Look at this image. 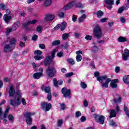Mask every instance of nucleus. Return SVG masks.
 <instances>
[{"mask_svg":"<svg viewBox=\"0 0 129 129\" xmlns=\"http://www.w3.org/2000/svg\"><path fill=\"white\" fill-rule=\"evenodd\" d=\"M97 81L101 83L102 87L108 88V84L111 81V79L107 78V76L104 75L97 77Z\"/></svg>","mask_w":129,"mask_h":129,"instance_id":"f257e3e1","label":"nucleus"},{"mask_svg":"<svg viewBox=\"0 0 129 129\" xmlns=\"http://www.w3.org/2000/svg\"><path fill=\"white\" fill-rule=\"evenodd\" d=\"M10 44H7L5 45L4 47V51L6 53H9V52H12L13 50H14V48H15V46L16 45V43H17V41L16 40V38H12L9 40Z\"/></svg>","mask_w":129,"mask_h":129,"instance_id":"f03ea898","label":"nucleus"},{"mask_svg":"<svg viewBox=\"0 0 129 129\" xmlns=\"http://www.w3.org/2000/svg\"><path fill=\"white\" fill-rule=\"evenodd\" d=\"M22 96H15L14 99L10 100V104L14 107H18L22 103Z\"/></svg>","mask_w":129,"mask_h":129,"instance_id":"7ed1b4c3","label":"nucleus"},{"mask_svg":"<svg viewBox=\"0 0 129 129\" xmlns=\"http://www.w3.org/2000/svg\"><path fill=\"white\" fill-rule=\"evenodd\" d=\"M94 37L96 38V39H100L102 37V31H101V28L100 26L98 25H96L94 28Z\"/></svg>","mask_w":129,"mask_h":129,"instance_id":"20e7f679","label":"nucleus"},{"mask_svg":"<svg viewBox=\"0 0 129 129\" xmlns=\"http://www.w3.org/2000/svg\"><path fill=\"white\" fill-rule=\"evenodd\" d=\"M93 117L94 118L96 122H99L100 124H103L104 123V120L105 117L103 115H99L98 114H93Z\"/></svg>","mask_w":129,"mask_h":129,"instance_id":"39448f33","label":"nucleus"},{"mask_svg":"<svg viewBox=\"0 0 129 129\" xmlns=\"http://www.w3.org/2000/svg\"><path fill=\"white\" fill-rule=\"evenodd\" d=\"M41 88L42 90L45 91V93H48L47 99L48 101H50L52 99V93H51V88L49 87H45L44 85H42Z\"/></svg>","mask_w":129,"mask_h":129,"instance_id":"423d86ee","label":"nucleus"},{"mask_svg":"<svg viewBox=\"0 0 129 129\" xmlns=\"http://www.w3.org/2000/svg\"><path fill=\"white\" fill-rule=\"evenodd\" d=\"M41 109L46 112L49 111L52 108V104L51 103H47L46 102H42L41 103Z\"/></svg>","mask_w":129,"mask_h":129,"instance_id":"0eeeda50","label":"nucleus"},{"mask_svg":"<svg viewBox=\"0 0 129 129\" xmlns=\"http://www.w3.org/2000/svg\"><path fill=\"white\" fill-rule=\"evenodd\" d=\"M46 73L49 77H54L55 73H56V69L54 67H48L46 70Z\"/></svg>","mask_w":129,"mask_h":129,"instance_id":"6e6552de","label":"nucleus"},{"mask_svg":"<svg viewBox=\"0 0 129 129\" xmlns=\"http://www.w3.org/2000/svg\"><path fill=\"white\" fill-rule=\"evenodd\" d=\"M105 7L107 8L108 10H111L112 6L114 4V0H104Z\"/></svg>","mask_w":129,"mask_h":129,"instance_id":"1a4fd4ad","label":"nucleus"},{"mask_svg":"<svg viewBox=\"0 0 129 129\" xmlns=\"http://www.w3.org/2000/svg\"><path fill=\"white\" fill-rule=\"evenodd\" d=\"M61 92L63 94V97H68V96L71 95V91L70 89H67L66 88H62Z\"/></svg>","mask_w":129,"mask_h":129,"instance_id":"9d476101","label":"nucleus"},{"mask_svg":"<svg viewBox=\"0 0 129 129\" xmlns=\"http://www.w3.org/2000/svg\"><path fill=\"white\" fill-rule=\"evenodd\" d=\"M129 58V50L127 48L124 50V52L122 54V58L123 61L128 60Z\"/></svg>","mask_w":129,"mask_h":129,"instance_id":"9b49d317","label":"nucleus"},{"mask_svg":"<svg viewBox=\"0 0 129 129\" xmlns=\"http://www.w3.org/2000/svg\"><path fill=\"white\" fill-rule=\"evenodd\" d=\"M66 27H67V23L64 22L60 24H58L54 28V29L55 30H56V29H58L59 28H60L61 31H64V30L66 29Z\"/></svg>","mask_w":129,"mask_h":129,"instance_id":"f8f14e48","label":"nucleus"},{"mask_svg":"<svg viewBox=\"0 0 129 129\" xmlns=\"http://www.w3.org/2000/svg\"><path fill=\"white\" fill-rule=\"evenodd\" d=\"M85 13V11L81 10L80 12H79V15H82V16L79 18V23H82L85 18H87L86 14Z\"/></svg>","mask_w":129,"mask_h":129,"instance_id":"ddd939ff","label":"nucleus"},{"mask_svg":"<svg viewBox=\"0 0 129 129\" xmlns=\"http://www.w3.org/2000/svg\"><path fill=\"white\" fill-rule=\"evenodd\" d=\"M11 14V11L9 9L6 10V14L4 16V20L6 23H8L10 22V20L12 18L11 16H9Z\"/></svg>","mask_w":129,"mask_h":129,"instance_id":"4468645a","label":"nucleus"},{"mask_svg":"<svg viewBox=\"0 0 129 129\" xmlns=\"http://www.w3.org/2000/svg\"><path fill=\"white\" fill-rule=\"evenodd\" d=\"M54 18H55V16H54V15L48 14L45 15L44 20L47 22L50 21H53V20H54Z\"/></svg>","mask_w":129,"mask_h":129,"instance_id":"2eb2a0df","label":"nucleus"},{"mask_svg":"<svg viewBox=\"0 0 129 129\" xmlns=\"http://www.w3.org/2000/svg\"><path fill=\"white\" fill-rule=\"evenodd\" d=\"M9 93V96H11V97H13L15 93H16V90H15V87L13 85H11L10 87Z\"/></svg>","mask_w":129,"mask_h":129,"instance_id":"dca6fc26","label":"nucleus"},{"mask_svg":"<svg viewBox=\"0 0 129 129\" xmlns=\"http://www.w3.org/2000/svg\"><path fill=\"white\" fill-rule=\"evenodd\" d=\"M63 84V81L61 80L57 81V79L54 78L53 79V86L56 88H58V85H62Z\"/></svg>","mask_w":129,"mask_h":129,"instance_id":"f3484780","label":"nucleus"},{"mask_svg":"<svg viewBox=\"0 0 129 129\" xmlns=\"http://www.w3.org/2000/svg\"><path fill=\"white\" fill-rule=\"evenodd\" d=\"M75 6V2L73 1L71 3L69 4L67 6H64L63 7V10L64 11H67V10H70L71 8L74 7Z\"/></svg>","mask_w":129,"mask_h":129,"instance_id":"a211bd4d","label":"nucleus"},{"mask_svg":"<svg viewBox=\"0 0 129 129\" xmlns=\"http://www.w3.org/2000/svg\"><path fill=\"white\" fill-rule=\"evenodd\" d=\"M93 14L94 16H96L97 18H98V19H100V18H102V16L104 15V13L103 12L101 11V10L95 12Z\"/></svg>","mask_w":129,"mask_h":129,"instance_id":"6ab92c4d","label":"nucleus"},{"mask_svg":"<svg viewBox=\"0 0 129 129\" xmlns=\"http://www.w3.org/2000/svg\"><path fill=\"white\" fill-rule=\"evenodd\" d=\"M118 82V79L112 80L110 84V85L112 88H116L117 85L116 84Z\"/></svg>","mask_w":129,"mask_h":129,"instance_id":"aec40b11","label":"nucleus"},{"mask_svg":"<svg viewBox=\"0 0 129 129\" xmlns=\"http://www.w3.org/2000/svg\"><path fill=\"white\" fill-rule=\"evenodd\" d=\"M53 58H52V56H47L44 61V64L45 66H48V65H49V64H50L52 62Z\"/></svg>","mask_w":129,"mask_h":129,"instance_id":"412c9836","label":"nucleus"},{"mask_svg":"<svg viewBox=\"0 0 129 129\" xmlns=\"http://www.w3.org/2000/svg\"><path fill=\"white\" fill-rule=\"evenodd\" d=\"M52 4V0H46L43 4V6L45 8H48V7H50Z\"/></svg>","mask_w":129,"mask_h":129,"instance_id":"4be33fe9","label":"nucleus"},{"mask_svg":"<svg viewBox=\"0 0 129 129\" xmlns=\"http://www.w3.org/2000/svg\"><path fill=\"white\" fill-rule=\"evenodd\" d=\"M35 113H32L30 112H26L25 113H24V116L26 118H31V116L32 115H34Z\"/></svg>","mask_w":129,"mask_h":129,"instance_id":"5701e85b","label":"nucleus"},{"mask_svg":"<svg viewBox=\"0 0 129 129\" xmlns=\"http://www.w3.org/2000/svg\"><path fill=\"white\" fill-rule=\"evenodd\" d=\"M114 103L118 104V103H120L121 102V97L118 96L117 98H114L113 99Z\"/></svg>","mask_w":129,"mask_h":129,"instance_id":"b1692460","label":"nucleus"},{"mask_svg":"<svg viewBox=\"0 0 129 129\" xmlns=\"http://www.w3.org/2000/svg\"><path fill=\"white\" fill-rule=\"evenodd\" d=\"M116 116V112L114 109L111 110L110 112V116L109 118H111L112 117H115Z\"/></svg>","mask_w":129,"mask_h":129,"instance_id":"393cba45","label":"nucleus"},{"mask_svg":"<svg viewBox=\"0 0 129 129\" xmlns=\"http://www.w3.org/2000/svg\"><path fill=\"white\" fill-rule=\"evenodd\" d=\"M92 51L94 54H96V53H98V51L99 50V48H98V47L97 46H94L91 47Z\"/></svg>","mask_w":129,"mask_h":129,"instance_id":"a878e982","label":"nucleus"},{"mask_svg":"<svg viewBox=\"0 0 129 129\" xmlns=\"http://www.w3.org/2000/svg\"><path fill=\"white\" fill-rule=\"evenodd\" d=\"M41 76H42V73H35L33 75L34 79H39Z\"/></svg>","mask_w":129,"mask_h":129,"instance_id":"bb28decb","label":"nucleus"},{"mask_svg":"<svg viewBox=\"0 0 129 129\" xmlns=\"http://www.w3.org/2000/svg\"><path fill=\"white\" fill-rule=\"evenodd\" d=\"M123 81L125 84H129V76L126 75L123 78Z\"/></svg>","mask_w":129,"mask_h":129,"instance_id":"cd10ccee","label":"nucleus"},{"mask_svg":"<svg viewBox=\"0 0 129 129\" xmlns=\"http://www.w3.org/2000/svg\"><path fill=\"white\" fill-rule=\"evenodd\" d=\"M20 27V22H17V24H15L13 25L12 29L13 31H16L17 29Z\"/></svg>","mask_w":129,"mask_h":129,"instance_id":"c85d7f7f","label":"nucleus"},{"mask_svg":"<svg viewBox=\"0 0 129 129\" xmlns=\"http://www.w3.org/2000/svg\"><path fill=\"white\" fill-rule=\"evenodd\" d=\"M127 41V40L126 39V38H125L122 36L119 37L118 38V41L120 42V43H122L123 42H126Z\"/></svg>","mask_w":129,"mask_h":129,"instance_id":"c756f323","label":"nucleus"},{"mask_svg":"<svg viewBox=\"0 0 129 129\" xmlns=\"http://www.w3.org/2000/svg\"><path fill=\"white\" fill-rule=\"evenodd\" d=\"M33 122V119L32 118H26V123L28 125H31Z\"/></svg>","mask_w":129,"mask_h":129,"instance_id":"7c9ffc66","label":"nucleus"},{"mask_svg":"<svg viewBox=\"0 0 129 129\" xmlns=\"http://www.w3.org/2000/svg\"><path fill=\"white\" fill-rule=\"evenodd\" d=\"M124 111L126 115L129 117V109L128 108H127V107H126L125 105L124 106Z\"/></svg>","mask_w":129,"mask_h":129,"instance_id":"2f4dec72","label":"nucleus"},{"mask_svg":"<svg viewBox=\"0 0 129 129\" xmlns=\"http://www.w3.org/2000/svg\"><path fill=\"white\" fill-rule=\"evenodd\" d=\"M80 86L83 89H85L87 88V84H86V83H85V82H81L80 83Z\"/></svg>","mask_w":129,"mask_h":129,"instance_id":"473e14b6","label":"nucleus"},{"mask_svg":"<svg viewBox=\"0 0 129 129\" xmlns=\"http://www.w3.org/2000/svg\"><path fill=\"white\" fill-rule=\"evenodd\" d=\"M109 125H111V126H117V124L113 120H110Z\"/></svg>","mask_w":129,"mask_h":129,"instance_id":"72a5a7b5","label":"nucleus"},{"mask_svg":"<svg viewBox=\"0 0 129 129\" xmlns=\"http://www.w3.org/2000/svg\"><path fill=\"white\" fill-rule=\"evenodd\" d=\"M34 59L37 60H41V59H44L43 55H35L34 56Z\"/></svg>","mask_w":129,"mask_h":129,"instance_id":"f704fd0d","label":"nucleus"},{"mask_svg":"<svg viewBox=\"0 0 129 129\" xmlns=\"http://www.w3.org/2000/svg\"><path fill=\"white\" fill-rule=\"evenodd\" d=\"M76 58L77 62H80L82 60V56L81 55H77Z\"/></svg>","mask_w":129,"mask_h":129,"instance_id":"c9c22d12","label":"nucleus"},{"mask_svg":"<svg viewBox=\"0 0 129 129\" xmlns=\"http://www.w3.org/2000/svg\"><path fill=\"white\" fill-rule=\"evenodd\" d=\"M69 37V34L68 33H64L62 34V38L63 40H67L68 37Z\"/></svg>","mask_w":129,"mask_h":129,"instance_id":"e433bc0d","label":"nucleus"},{"mask_svg":"<svg viewBox=\"0 0 129 129\" xmlns=\"http://www.w3.org/2000/svg\"><path fill=\"white\" fill-rule=\"evenodd\" d=\"M68 62L71 65H74V64H75V61H74V59H73V58L68 59Z\"/></svg>","mask_w":129,"mask_h":129,"instance_id":"4c0bfd02","label":"nucleus"},{"mask_svg":"<svg viewBox=\"0 0 129 129\" xmlns=\"http://www.w3.org/2000/svg\"><path fill=\"white\" fill-rule=\"evenodd\" d=\"M8 119L10 120L11 122H14V116L12 114H9L8 115Z\"/></svg>","mask_w":129,"mask_h":129,"instance_id":"58836bf2","label":"nucleus"},{"mask_svg":"<svg viewBox=\"0 0 129 129\" xmlns=\"http://www.w3.org/2000/svg\"><path fill=\"white\" fill-rule=\"evenodd\" d=\"M35 55H42L43 52L40 50H36L34 51Z\"/></svg>","mask_w":129,"mask_h":129,"instance_id":"ea45409f","label":"nucleus"},{"mask_svg":"<svg viewBox=\"0 0 129 129\" xmlns=\"http://www.w3.org/2000/svg\"><path fill=\"white\" fill-rule=\"evenodd\" d=\"M124 11H127L129 9V4H126L124 6H122Z\"/></svg>","mask_w":129,"mask_h":129,"instance_id":"a19ab883","label":"nucleus"},{"mask_svg":"<svg viewBox=\"0 0 129 129\" xmlns=\"http://www.w3.org/2000/svg\"><path fill=\"white\" fill-rule=\"evenodd\" d=\"M60 44V40H55L52 42V46H57Z\"/></svg>","mask_w":129,"mask_h":129,"instance_id":"79ce46f5","label":"nucleus"},{"mask_svg":"<svg viewBox=\"0 0 129 129\" xmlns=\"http://www.w3.org/2000/svg\"><path fill=\"white\" fill-rule=\"evenodd\" d=\"M123 11H124V9L122 7H120L118 10V14H122L123 12Z\"/></svg>","mask_w":129,"mask_h":129,"instance_id":"37998d69","label":"nucleus"},{"mask_svg":"<svg viewBox=\"0 0 129 129\" xmlns=\"http://www.w3.org/2000/svg\"><path fill=\"white\" fill-rule=\"evenodd\" d=\"M63 124V120L62 119H59L58 120L57 123V125L59 127L61 125H62V124Z\"/></svg>","mask_w":129,"mask_h":129,"instance_id":"c03bdc74","label":"nucleus"},{"mask_svg":"<svg viewBox=\"0 0 129 129\" xmlns=\"http://www.w3.org/2000/svg\"><path fill=\"white\" fill-rule=\"evenodd\" d=\"M57 57H59V58H61V57H63L64 56V53L62 51H60L57 54Z\"/></svg>","mask_w":129,"mask_h":129,"instance_id":"a18cd8bd","label":"nucleus"},{"mask_svg":"<svg viewBox=\"0 0 129 129\" xmlns=\"http://www.w3.org/2000/svg\"><path fill=\"white\" fill-rule=\"evenodd\" d=\"M39 47L40 49H42V50L46 49V46L43 43L40 44Z\"/></svg>","mask_w":129,"mask_h":129,"instance_id":"49530a36","label":"nucleus"},{"mask_svg":"<svg viewBox=\"0 0 129 129\" xmlns=\"http://www.w3.org/2000/svg\"><path fill=\"white\" fill-rule=\"evenodd\" d=\"M42 28H43L42 26H38L37 28V31L38 32V33H42L43 32V30H42Z\"/></svg>","mask_w":129,"mask_h":129,"instance_id":"de8ad7c7","label":"nucleus"},{"mask_svg":"<svg viewBox=\"0 0 129 129\" xmlns=\"http://www.w3.org/2000/svg\"><path fill=\"white\" fill-rule=\"evenodd\" d=\"M37 22H38V20H33L32 21H30L29 22V24L30 25H34V24H36V23H37Z\"/></svg>","mask_w":129,"mask_h":129,"instance_id":"09e8293b","label":"nucleus"},{"mask_svg":"<svg viewBox=\"0 0 129 129\" xmlns=\"http://www.w3.org/2000/svg\"><path fill=\"white\" fill-rule=\"evenodd\" d=\"M115 108H116V112L117 113H120V109L119 108V106H118V105H117L116 107H115Z\"/></svg>","mask_w":129,"mask_h":129,"instance_id":"8fccbe9b","label":"nucleus"},{"mask_svg":"<svg viewBox=\"0 0 129 129\" xmlns=\"http://www.w3.org/2000/svg\"><path fill=\"white\" fill-rule=\"evenodd\" d=\"M80 116H81V112L80 111H77L75 113V117H79Z\"/></svg>","mask_w":129,"mask_h":129,"instance_id":"3c124183","label":"nucleus"},{"mask_svg":"<svg viewBox=\"0 0 129 129\" xmlns=\"http://www.w3.org/2000/svg\"><path fill=\"white\" fill-rule=\"evenodd\" d=\"M62 48H64V49H68V47H69V45L68 44V43H66L62 45Z\"/></svg>","mask_w":129,"mask_h":129,"instance_id":"603ef678","label":"nucleus"},{"mask_svg":"<svg viewBox=\"0 0 129 129\" xmlns=\"http://www.w3.org/2000/svg\"><path fill=\"white\" fill-rule=\"evenodd\" d=\"M57 50L53 49L51 52V57L52 58H55V54L56 53V51Z\"/></svg>","mask_w":129,"mask_h":129,"instance_id":"864d4df0","label":"nucleus"},{"mask_svg":"<svg viewBox=\"0 0 129 129\" xmlns=\"http://www.w3.org/2000/svg\"><path fill=\"white\" fill-rule=\"evenodd\" d=\"M85 38L86 40L88 41V40H91V39H92V36H90V35H86Z\"/></svg>","mask_w":129,"mask_h":129,"instance_id":"5fc2aeb1","label":"nucleus"},{"mask_svg":"<svg viewBox=\"0 0 129 129\" xmlns=\"http://www.w3.org/2000/svg\"><path fill=\"white\" fill-rule=\"evenodd\" d=\"M0 7L2 10H6V9H7V6L5 5L4 4H0Z\"/></svg>","mask_w":129,"mask_h":129,"instance_id":"6e6d98bb","label":"nucleus"},{"mask_svg":"<svg viewBox=\"0 0 129 129\" xmlns=\"http://www.w3.org/2000/svg\"><path fill=\"white\" fill-rule=\"evenodd\" d=\"M60 107H61V110H64V109L66 108V106L65 105V104L62 103V104H60Z\"/></svg>","mask_w":129,"mask_h":129,"instance_id":"4d7b16f0","label":"nucleus"},{"mask_svg":"<svg viewBox=\"0 0 129 129\" xmlns=\"http://www.w3.org/2000/svg\"><path fill=\"white\" fill-rule=\"evenodd\" d=\"M21 101L23 105H26V104H27V103H26V100L24 98H22V97Z\"/></svg>","mask_w":129,"mask_h":129,"instance_id":"13d9d810","label":"nucleus"},{"mask_svg":"<svg viewBox=\"0 0 129 129\" xmlns=\"http://www.w3.org/2000/svg\"><path fill=\"white\" fill-rule=\"evenodd\" d=\"M58 16L60 18H64L65 16V14H64L63 12H60L58 14Z\"/></svg>","mask_w":129,"mask_h":129,"instance_id":"bf43d9fd","label":"nucleus"},{"mask_svg":"<svg viewBox=\"0 0 129 129\" xmlns=\"http://www.w3.org/2000/svg\"><path fill=\"white\" fill-rule=\"evenodd\" d=\"M37 39H38V35H34L32 38L33 41H37Z\"/></svg>","mask_w":129,"mask_h":129,"instance_id":"052dcab7","label":"nucleus"},{"mask_svg":"<svg viewBox=\"0 0 129 129\" xmlns=\"http://www.w3.org/2000/svg\"><path fill=\"white\" fill-rule=\"evenodd\" d=\"M119 71H120V68H119V67H116L115 68V72H116V73H118Z\"/></svg>","mask_w":129,"mask_h":129,"instance_id":"680f3d73","label":"nucleus"},{"mask_svg":"<svg viewBox=\"0 0 129 129\" xmlns=\"http://www.w3.org/2000/svg\"><path fill=\"white\" fill-rule=\"evenodd\" d=\"M120 21L121 23H122V24H124L125 23V19H124L123 17H121L120 18Z\"/></svg>","mask_w":129,"mask_h":129,"instance_id":"e2e57ef3","label":"nucleus"},{"mask_svg":"<svg viewBox=\"0 0 129 129\" xmlns=\"http://www.w3.org/2000/svg\"><path fill=\"white\" fill-rule=\"evenodd\" d=\"M66 77H71V76H73V73H69L66 75Z\"/></svg>","mask_w":129,"mask_h":129,"instance_id":"0e129e2a","label":"nucleus"},{"mask_svg":"<svg viewBox=\"0 0 129 129\" xmlns=\"http://www.w3.org/2000/svg\"><path fill=\"white\" fill-rule=\"evenodd\" d=\"M29 25H30V23H29V22H28L27 23H24L23 24V27H24V28L25 29H28V26H29Z\"/></svg>","mask_w":129,"mask_h":129,"instance_id":"69168bd1","label":"nucleus"},{"mask_svg":"<svg viewBox=\"0 0 129 129\" xmlns=\"http://www.w3.org/2000/svg\"><path fill=\"white\" fill-rule=\"evenodd\" d=\"M94 74L95 77H97H97H99V76H99V72H95Z\"/></svg>","mask_w":129,"mask_h":129,"instance_id":"338daca9","label":"nucleus"},{"mask_svg":"<svg viewBox=\"0 0 129 129\" xmlns=\"http://www.w3.org/2000/svg\"><path fill=\"white\" fill-rule=\"evenodd\" d=\"M8 114H9V112L5 111L3 114V118H6L8 117Z\"/></svg>","mask_w":129,"mask_h":129,"instance_id":"774afa93","label":"nucleus"}]
</instances>
